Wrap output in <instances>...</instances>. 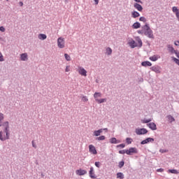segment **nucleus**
Returning a JSON list of instances; mask_svg holds the SVG:
<instances>
[{
    "mask_svg": "<svg viewBox=\"0 0 179 179\" xmlns=\"http://www.w3.org/2000/svg\"><path fill=\"white\" fill-rule=\"evenodd\" d=\"M2 127H3V131H0V141H6L9 139L10 136V133L9 131V122H5L3 123Z\"/></svg>",
    "mask_w": 179,
    "mask_h": 179,
    "instance_id": "nucleus-1",
    "label": "nucleus"
},
{
    "mask_svg": "<svg viewBox=\"0 0 179 179\" xmlns=\"http://www.w3.org/2000/svg\"><path fill=\"white\" fill-rule=\"evenodd\" d=\"M143 30H145L144 34L147 36L149 38H155V36L153 35V31L149 27V24H145V25L142 27Z\"/></svg>",
    "mask_w": 179,
    "mask_h": 179,
    "instance_id": "nucleus-2",
    "label": "nucleus"
},
{
    "mask_svg": "<svg viewBox=\"0 0 179 179\" xmlns=\"http://www.w3.org/2000/svg\"><path fill=\"white\" fill-rule=\"evenodd\" d=\"M57 47L59 48H65V38L62 37L57 38Z\"/></svg>",
    "mask_w": 179,
    "mask_h": 179,
    "instance_id": "nucleus-3",
    "label": "nucleus"
},
{
    "mask_svg": "<svg viewBox=\"0 0 179 179\" xmlns=\"http://www.w3.org/2000/svg\"><path fill=\"white\" fill-rule=\"evenodd\" d=\"M77 71L81 76H87V71L83 67L79 66Z\"/></svg>",
    "mask_w": 179,
    "mask_h": 179,
    "instance_id": "nucleus-4",
    "label": "nucleus"
},
{
    "mask_svg": "<svg viewBox=\"0 0 179 179\" xmlns=\"http://www.w3.org/2000/svg\"><path fill=\"white\" fill-rule=\"evenodd\" d=\"M135 132H136V135H145V134L148 133V129H146L145 128L136 129Z\"/></svg>",
    "mask_w": 179,
    "mask_h": 179,
    "instance_id": "nucleus-5",
    "label": "nucleus"
},
{
    "mask_svg": "<svg viewBox=\"0 0 179 179\" xmlns=\"http://www.w3.org/2000/svg\"><path fill=\"white\" fill-rule=\"evenodd\" d=\"M138 153V149L136 148H130L129 150H126V155H134Z\"/></svg>",
    "mask_w": 179,
    "mask_h": 179,
    "instance_id": "nucleus-6",
    "label": "nucleus"
},
{
    "mask_svg": "<svg viewBox=\"0 0 179 179\" xmlns=\"http://www.w3.org/2000/svg\"><path fill=\"white\" fill-rule=\"evenodd\" d=\"M89 152L91 155H97V150H96V147L92 144L89 145Z\"/></svg>",
    "mask_w": 179,
    "mask_h": 179,
    "instance_id": "nucleus-7",
    "label": "nucleus"
},
{
    "mask_svg": "<svg viewBox=\"0 0 179 179\" xmlns=\"http://www.w3.org/2000/svg\"><path fill=\"white\" fill-rule=\"evenodd\" d=\"M128 44L129 47H131V48H135L136 47H138V44H136V42H135L132 38L129 40Z\"/></svg>",
    "mask_w": 179,
    "mask_h": 179,
    "instance_id": "nucleus-8",
    "label": "nucleus"
},
{
    "mask_svg": "<svg viewBox=\"0 0 179 179\" xmlns=\"http://www.w3.org/2000/svg\"><path fill=\"white\" fill-rule=\"evenodd\" d=\"M87 171L83 170V169H78L76 171V174L77 176H85V174H87Z\"/></svg>",
    "mask_w": 179,
    "mask_h": 179,
    "instance_id": "nucleus-9",
    "label": "nucleus"
},
{
    "mask_svg": "<svg viewBox=\"0 0 179 179\" xmlns=\"http://www.w3.org/2000/svg\"><path fill=\"white\" fill-rule=\"evenodd\" d=\"M147 125L150 128V129H152V131H156V129H157V127L156 126V124H155L154 122H150Z\"/></svg>",
    "mask_w": 179,
    "mask_h": 179,
    "instance_id": "nucleus-10",
    "label": "nucleus"
},
{
    "mask_svg": "<svg viewBox=\"0 0 179 179\" xmlns=\"http://www.w3.org/2000/svg\"><path fill=\"white\" fill-rule=\"evenodd\" d=\"M155 139L152 138H148L145 140H143V141H141V145H146V143H149V142H154Z\"/></svg>",
    "mask_w": 179,
    "mask_h": 179,
    "instance_id": "nucleus-11",
    "label": "nucleus"
},
{
    "mask_svg": "<svg viewBox=\"0 0 179 179\" xmlns=\"http://www.w3.org/2000/svg\"><path fill=\"white\" fill-rule=\"evenodd\" d=\"M134 8L137 9V10H138L139 12H142V10H143V8L142 7V6L138 3H134Z\"/></svg>",
    "mask_w": 179,
    "mask_h": 179,
    "instance_id": "nucleus-12",
    "label": "nucleus"
},
{
    "mask_svg": "<svg viewBox=\"0 0 179 179\" xmlns=\"http://www.w3.org/2000/svg\"><path fill=\"white\" fill-rule=\"evenodd\" d=\"M159 58H160V56L155 55L152 57H150L149 59L150 61H152L153 62H155L157 61V59H159Z\"/></svg>",
    "mask_w": 179,
    "mask_h": 179,
    "instance_id": "nucleus-13",
    "label": "nucleus"
},
{
    "mask_svg": "<svg viewBox=\"0 0 179 179\" xmlns=\"http://www.w3.org/2000/svg\"><path fill=\"white\" fill-rule=\"evenodd\" d=\"M90 177L91 178H96V174H94V169H93V167L90 168Z\"/></svg>",
    "mask_w": 179,
    "mask_h": 179,
    "instance_id": "nucleus-14",
    "label": "nucleus"
},
{
    "mask_svg": "<svg viewBox=\"0 0 179 179\" xmlns=\"http://www.w3.org/2000/svg\"><path fill=\"white\" fill-rule=\"evenodd\" d=\"M103 132V129H100L94 131V136H100Z\"/></svg>",
    "mask_w": 179,
    "mask_h": 179,
    "instance_id": "nucleus-15",
    "label": "nucleus"
},
{
    "mask_svg": "<svg viewBox=\"0 0 179 179\" xmlns=\"http://www.w3.org/2000/svg\"><path fill=\"white\" fill-rule=\"evenodd\" d=\"M110 143H121V141L120 140H117L116 138H111L110 139Z\"/></svg>",
    "mask_w": 179,
    "mask_h": 179,
    "instance_id": "nucleus-16",
    "label": "nucleus"
},
{
    "mask_svg": "<svg viewBox=\"0 0 179 179\" xmlns=\"http://www.w3.org/2000/svg\"><path fill=\"white\" fill-rule=\"evenodd\" d=\"M131 16L135 19L136 17H139V16H141V14H139V13H138L137 11H134L131 13Z\"/></svg>",
    "mask_w": 179,
    "mask_h": 179,
    "instance_id": "nucleus-17",
    "label": "nucleus"
},
{
    "mask_svg": "<svg viewBox=\"0 0 179 179\" xmlns=\"http://www.w3.org/2000/svg\"><path fill=\"white\" fill-rule=\"evenodd\" d=\"M142 66H152V63L150 62H143L141 63Z\"/></svg>",
    "mask_w": 179,
    "mask_h": 179,
    "instance_id": "nucleus-18",
    "label": "nucleus"
},
{
    "mask_svg": "<svg viewBox=\"0 0 179 179\" xmlns=\"http://www.w3.org/2000/svg\"><path fill=\"white\" fill-rule=\"evenodd\" d=\"M21 61H27V53H23L20 56Z\"/></svg>",
    "mask_w": 179,
    "mask_h": 179,
    "instance_id": "nucleus-19",
    "label": "nucleus"
},
{
    "mask_svg": "<svg viewBox=\"0 0 179 179\" xmlns=\"http://www.w3.org/2000/svg\"><path fill=\"white\" fill-rule=\"evenodd\" d=\"M152 71L154 72H156V73H160V68L156 67V66H152L151 68Z\"/></svg>",
    "mask_w": 179,
    "mask_h": 179,
    "instance_id": "nucleus-20",
    "label": "nucleus"
},
{
    "mask_svg": "<svg viewBox=\"0 0 179 179\" xmlns=\"http://www.w3.org/2000/svg\"><path fill=\"white\" fill-rule=\"evenodd\" d=\"M133 29H140L141 28V23L136 22L132 25Z\"/></svg>",
    "mask_w": 179,
    "mask_h": 179,
    "instance_id": "nucleus-21",
    "label": "nucleus"
},
{
    "mask_svg": "<svg viewBox=\"0 0 179 179\" xmlns=\"http://www.w3.org/2000/svg\"><path fill=\"white\" fill-rule=\"evenodd\" d=\"M94 97L95 99V101L96 100H99V97H101V93H100V92H95L94 94Z\"/></svg>",
    "mask_w": 179,
    "mask_h": 179,
    "instance_id": "nucleus-22",
    "label": "nucleus"
},
{
    "mask_svg": "<svg viewBox=\"0 0 179 179\" xmlns=\"http://www.w3.org/2000/svg\"><path fill=\"white\" fill-rule=\"evenodd\" d=\"M38 38H39V40H45V38H47V35H45L44 34H40L38 35Z\"/></svg>",
    "mask_w": 179,
    "mask_h": 179,
    "instance_id": "nucleus-23",
    "label": "nucleus"
},
{
    "mask_svg": "<svg viewBox=\"0 0 179 179\" xmlns=\"http://www.w3.org/2000/svg\"><path fill=\"white\" fill-rule=\"evenodd\" d=\"M168 50L170 52H172V54H174V52H176V50H174V48H173V46L168 45Z\"/></svg>",
    "mask_w": 179,
    "mask_h": 179,
    "instance_id": "nucleus-24",
    "label": "nucleus"
},
{
    "mask_svg": "<svg viewBox=\"0 0 179 179\" xmlns=\"http://www.w3.org/2000/svg\"><path fill=\"white\" fill-rule=\"evenodd\" d=\"M96 101L99 103V104H101V103H106V101H107V99H96Z\"/></svg>",
    "mask_w": 179,
    "mask_h": 179,
    "instance_id": "nucleus-25",
    "label": "nucleus"
},
{
    "mask_svg": "<svg viewBox=\"0 0 179 179\" xmlns=\"http://www.w3.org/2000/svg\"><path fill=\"white\" fill-rule=\"evenodd\" d=\"M168 173H171V174H178L179 173L178 171H177L176 169H169L168 171Z\"/></svg>",
    "mask_w": 179,
    "mask_h": 179,
    "instance_id": "nucleus-26",
    "label": "nucleus"
},
{
    "mask_svg": "<svg viewBox=\"0 0 179 179\" xmlns=\"http://www.w3.org/2000/svg\"><path fill=\"white\" fill-rule=\"evenodd\" d=\"M106 54L108 55H111V54H113V50L111 49V48H106Z\"/></svg>",
    "mask_w": 179,
    "mask_h": 179,
    "instance_id": "nucleus-27",
    "label": "nucleus"
},
{
    "mask_svg": "<svg viewBox=\"0 0 179 179\" xmlns=\"http://www.w3.org/2000/svg\"><path fill=\"white\" fill-rule=\"evenodd\" d=\"M136 40L138 43L139 47H142V39H141L139 37H136Z\"/></svg>",
    "mask_w": 179,
    "mask_h": 179,
    "instance_id": "nucleus-28",
    "label": "nucleus"
},
{
    "mask_svg": "<svg viewBox=\"0 0 179 179\" xmlns=\"http://www.w3.org/2000/svg\"><path fill=\"white\" fill-rule=\"evenodd\" d=\"M167 118H168V121H169V122H173L176 121L174 117H173V116H171V115H168Z\"/></svg>",
    "mask_w": 179,
    "mask_h": 179,
    "instance_id": "nucleus-29",
    "label": "nucleus"
},
{
    "mask_svg": "<svg viewBox=\"0 0 179 179\" xmlns=\"http://www.w3.org/2000/svg\"><path fill=\"white\" fill-rule=\"evenodd\" d=\"M152 119H144L141 120V122H143V124H148L149 122H151Z\"/></svg>",
    "mask_w": 179,
    "mask_h": 179,
    "instance_id": "nucleus-30",
    "label": "nucleus"
},
{
    "mask_svg": "<svg viewBox=\"0 0 179 179\" xmlns=\"http://www.w3.org/2000/svg\"><path fill=\"white\" fill-rule=\"evenodd\" d=\"M117 178L124 179V174L122 173H117Z\"/></svg>",
    "mask_w": 179,
    "mask_h": 179,
    "instance_id": "nucleus-31",
    "label": "nucleus"
},
{
    "mask_svg": "<svg viewBox=\"0 0 179 179\" xmlns=\"http://www.w3.org/2000/svg\"><path fill=\"white\" fill-rule=\"evenodd\" d=\"M132 138H126V142L128 145H131V143H132Z\"/></svg>",
    "mask_w": 179,
    "mask_h": 179,
    "instance_id": "nucleus-32",
    "label": "nucleus"
},
{
    "mask_svg": "<svg viewBox=\"0 0 179 179\" xmlns=\"http://www.w3.org/2000/svg\"><path fill=\"white\" fill-rule=\"evenodd\" d=\"M104 139H106V136H101L96 138V141H104Z\"/></svg>",
    "mask_w": 179,
    "mask_h": 179,
    "instance_id": "nucleus-33",
    "label": "nucleus"
},
{
    "mask_svg": "<svg viewBox=\"0 0 179 179\" xmlns=\"http://www.w3.org/2000/svg\"><path fill=\"white\" fill-rule=\"evenodd\" d=\"M3 120V113H0V127H2L1 121Z\"/></svg>",
    "mask_w": 179,
    "mask_h": 179,
    "instance_id": "nucleus-34",
    "label": "nucleus"
},
{
    "mask_svg": "<svg viewBox=\"0 0 179 179\" xmlns=\"http://www.w3.org/2000/svg\"><path fill=\"white\" fill-rule=\"evenodd\" d=\"M124 164H125V162L123 161L119 162V169H122V167H124Z\"/></svg>",
    "mask_w": 179,
    "mask_h": 179,
    "instance_id": "nucleus-35",
    "label": "nucleus"
},
{
    "mask_svg": "<svg viewBox=\"0 0 179 179\" xmlns=\"http://www.w3.org/2000/svg\"><path fill=\"white\" fill-rule=\"evenodd\" d=\"M64 57H65L66 61H71V56H69V55L66 53V54H64Z\"/></svg>",
    "mask_w": 179,
    "mask_h": 179,
    "instance_id": "nucleus-36",
    "label": "nucleus"
},
{
    "mask_svg": "<svg viewBox=\"0 0 179 179\" xmlns=\"http://www.w3.org/2000/svg\"><path fill=\"white\" fill-rule=\"evenodd\" d=\"M82 101H83L84 103H86V101H89V99H87V96H83Z\"/></svg>",
    "mask_w": 179,
    "mask_h": 179,
    "instance_id": "nucleus-37",
    "label": "nucleus"
},
{
    "mask_svg": "<svg viewBox=\"0 0 179 179\" xmlns=\"http://www.w3.org/2000/svg\"><path fill=\"white\" fill-rule=\"evenodd\" d=\"M120 155H125L127 153V150H122L119 151Z\"/></svg>",
    "mask_w": 179,
    "mask_h": 179,
    "instance_id": "nucleus-38",
    "label": "nucleus"
},
{
    "mask_svg": "<svg viewBox=\"0 0 179 179\" xmlns=\"http://www.w3.org/2000/svg\"><path fill=\"white\" fill-rule=\"evenodd\" d=\"M139 20H140V22H146V18H145V17H141L140 18H139Z\"/></svg>",
    "mask_w": 179,
    "mask_h": 179,
    "instance_id": "nucleus-39",
    "label": "nucleus"
},
{
    "mask_svg": "<svg viewBox=\"0 0 179 179\" xmlns=\"http://www.w3.org/2000/svg\"><path fill=\"white\" fill-rule=\"evenodd\" d=\"M117 148H121L122 149H124V148H125V144L117 145Z\"/></svg>",
    "mask_w": 179,
    "mask_h": 179,
    "instance_id": "nucleus-40",
    "label": "nucleus"
},
{
    "mask_svg": "<svg viewBox=\"0 0 179 179\" xmlns=\"http://www.w3.org/2000/svg\"><path fill=\"white\" fill-rule=\"evenodd\" d=\"M4 59H3V55H2V53L0 52V62H3Z\"/></svg>",
    "mask_w": 179,
    "mask_h": 179,
    "instance_id": "nucleus-41",
    "label": "nucleus"
},
{
    "mask_svg": "<svg viewBox=\"0 0 179 179\" xmlns=\"http://www.w3.org/2000/svg\"><path fill=\"white\" fill-rule=\"evenodd\" d=\"M173 61H174V62H176V64H177V65L179 66V59H178L174 57Z\"/></svg>",
    "mask_w": 179,
    "mask_h": 179,
    "instance_id": "nucleus-42",
    "label": "nucleus"
},
{
    "mask_svg": "<svg viewBox=\"0 0 179 179\" xmlns=\"http://www.w3.org/2000/svg\"><path fill=\"white\" fill-rule=\"evenodd\" d=\"M95 166L96 167H98V169L100 167V162H95Z\"/></svg>",
    "mask_w": 179,
    "mask_h": 179,
    "instance_id": "nucleus-43",
    "label": "nucleus"
},
{
    "mask_svg": "<svg viewBox=\"0 0 179 179\" xmlns=\"http://www.w3.org/2000/svg\"><path fill=\"white\" fill-rule=\"evenodd\" d=\"M173 54H176V57H178V58H179V52L177 50H175V52H173Z\"/></svg>",
    "mask_w": 179,
    "mask_h": 179,
    "instance_id": "nucleus-44",
    "label": "nucleus"
},
{
    "mask_svg": "<svg viewBox=\"0 0 179 179\" xmlns=\"http://www.w3.org/2000/svg\"><path fill=\"white\" fill-rule=\"evenodd\" d=\"M157 171L158 173H163V171H164V169H159L157 170Z\"/></svg>",
    "mask_w": 179,
    "mask_h": 179,
    "instance_id": "nucleus-45",
    "label": "nucleus"
},
{
    "mask_svg": "<svg viewBox=\"0 0 179 179\" xmlns=\"http://www.w3.org/2000/svg\"><path fill=\"white\" fill-rule=\"evenodd\" d=\"M69 68H70L69 66H66V69H65V72H69V71H71V70L69 69Z\"/></svg>",
    "mask_w": 179,
    "mask_h": 179,
    "instance_id": "nucleus-46",
    "label": "nucleus"
},
{
    "mask_svg": "<svg viewBox=\"0 0 179 179\" xmlns=\"http://www.w3.org/2000/svg\"><path fill=\"white\" fill-rule=\"evenodd\" d=\"M32 146H33V148H34L35 149L37 148V145L34 143V141H32Z\"/></svg>",
    "mask_w": 179,
    "mask_h": 179,
    "instance_id": "nucleus-47",
    "label": "nucleus"
},
{
    "mask_svg": "<svg viewBox=\"0 0 179 179\" xmlns=\"http://www.w3.org/2000/svg\"><path fill=\"white\" fill-rule=\"evenodd\" d=\"M0 31H2V32L5 31V27H0Z\"/></svg>",
    "mask_w": 179,
    "mask_h": 179,
    "instance_id": "nucleus-48",
    "label": "nucleus"
},
{
    "mask_svg": "<svg viewBox=\"0 0 179 179\" xmlns=\"http://www.w3.org/2000/svg\"><path fill=\"white\" fill-rule=\"evenodd\" d=\"M137 33H138V34H143V30H138Z\"/></svg>",
    "mask_w": 179,
    "mask_h": 179,
    "instance_id": "nucleus-49",
    "label": "nucleus"
},
{
    "mask_svg": "<svg viewBox=\"0 0 179 179\" xmlns=\"http://www.w3.org/2000/svg\"><path fill=\"white\" fill-rule=\"evenodd\" d=\"M99 0H94V1L95 2V5H99Z\"/></svg>",
    "mask_w": 179,
    "mask_h": 179,
    "instance_id": "nucleus-50",
    "label": "nucleus"
},
{
    "mask_svg": "<svg viewBox=\"0 0 179 179\" xmlns=\"http://www.w3.org/2000/svg\"><path fill=\"white\" fill-rule=\"evenodd\" d=\"M175 45H179V41H177L174 43Z\"/></svg>",
    "mask_w": 179,
    "mask_h": 179,
    "instance_id": "nucleus-51",
    "label": "nucleus"
},
{
    "mask_svg": "<svg viewBox=\"0 0 179 179\" xmlns=\"http://www.w3.org/2000/svg\"><path fill=\"white\" fill-rule=\"evenodd\" d=\"M159 152H160L161 153H164V152H166V150H160Z\"/></svg>",
    "mask_w": 179,
    "mask_h": 179,
    "instance_id": "nucleus-52",
    "label": "nucleus"
},
{
    "mask_svg": "<svg viewBox=\"0 0 179 179\" xmlns=\"http://www.w3.org/2000/svg\"><path fill=\"white\" fill-rule=\"evenodd\" d=\"M136 2H138V3H142V1H141V0H134Z\"/></svg>",
    "mask_w": 179,
    "mask_h": 179,
    "instance_id": "nucleus-53",
    "label": "nucleus"
},
{
    "mask_svg": "<svg viewBox=\"0 0 179 179\" xmlns=\"http://www.w3.org/2000/svg\"><path fill=\"white\" fill-rule=\"evenodd\" d=\"M103 129V131H106L107 132V131H108V129L107 128H105V129Z\"/></svg>",
    "mask_w": 179,
    "mask_h": 179,
    "instance_id": "nucleus-54",
    "label": "nucleus"
},
{
    "mask_svg": "<svg viewBox=\"0 0 179 179\" xmlns=\"http://www.w3.org/2000/svg\"><path fill=\"white\" fill-rule=\"evenodd\" d=\"M20 6H23V2L20 1Z\"/></svg>",
    "mask_w": 179,
    "mask_h": 179,
    "instance_id": "nucleus-55",
    "label": "nucleus"
}]
</instances>
